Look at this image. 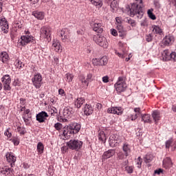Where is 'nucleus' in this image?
Returning <instances> with one entry per match:
<instances>
[{"mask_svg":"<svg viewBox=\"0 0 176 176\" xmlns=\"http://www.w3.org/2000/svg\"><path fill=\"white\" fill-rule=\"evenodd\" d=\"M133 6H136V9L133 10V14L138 19H142L144 11L142 10V0H134Z\"/></svg>","mask_w":176,"mask_h":176,"instance_id":"f257e3e1","label":"nucleus"},{"mask_svg":"<svg viewBox=\"0 0 176 176\" xmlns=\"http://www.w3.org/2000/svg\"><path fill=\"white\" fill-rule=\"evenodd\" d=\"M67 146L72 151H79L83 146V142L81 140L73 139L66 143Z\"/></svg>","mask_w":176,"mask_h":176,"instance_id":"f03ea898","label":"nucleus"},{"mask_svg":"<svg viewBox=\"0 0 176 176\" xmlns=\"http://www.w3.org/2000/svg\"><path fill=\"white\" fill-rule=\"evenodd\" d=\"M114 87L117 92L122 93L127 88V84L123 77H119L117 82L114 85Z\"/></svg>","mask_w":176,"mask_h":176,"instance_id":"7ed1b4c3","label":"nucleus"},{"mask_svg":"<svg viewBox=\"0 0 176 176\" xmlns=\"http://www.w3.org/2000/svg\"><path fill=\"white\" fill-rule=\"evenodd\" d=\"M1 82L3 83L2 86L4 91H10L12 90V87L10 83H12V78L9 74H6L1 78Z\"/></svg>","mask_w":176,"mask_h":176,"instance_id":"20e7f679","label":"nucleus"},{"mask_svg":"<svg viewBox=\"0 0 176 176\" xmlns=\"http://www.w3.org/2000/svg\"><path fill=\"white\" fill-rule=\"evenodd\" d=\"M93 39L94 42L98 45V46L104 47V49H107V47H108V40H107V38H105L104 36H94Z\"/></svg>","mask_w":176,"mask_h":176,"instance_id":"39448f33","label":"nucleus"},{"mask_svg":"<svg viewBox=\"0 0 176 176\" xmlns=\"http://www.w3.org/2000/svg\"><path fill=\"white\" fill-rule=\"evenodd\" d=\"M42 80H43V78H42V74H41V73L34 74V77L32 78L33 86H34L36 89H41V86H42L43 83Z\"/></svg>","mask_w":176,"mask_h":176,"instance_id":"423d86ee","label":"nucleus"},{"mask_svg":"<svg viewBox=\"0 0 176 176\" xmlns=\"http://www.w3.org/2000/svg\"><path fill=\"white\" fill-rule=\"evenodd\" d=\"M175 52H170L168 50H165L162 52V58L163 61H170V60H175Z\"/></svg>","mask_w":176,"mask_h":176,"instance_id":"0eeeda50","label":"nucleus"},{"mask_svg":"<svg viewBox=\"0 0 176 176\" xmlns=\"http://www.w3.org/2000/svg\"><path fill=\"white\" fill-rule=\"evenodd\" d=\"M34 41V36L32 35L25 34L21 36L19 42L21 46H25L26 45H28V43H33Z\"/></svg>","mask_w":176,"mask_h":176,"instance_id":"6e6552de","label":"nucleus"},{"mask_svg":"<svg viewBox=\"0 0 176 176\" xmlns=\"http://www.w3.org/2000/svg\"><path fill=\"white\" fill-rule=\"evenodd\" d=\"M41 38H44L47 39L52 36V29L49 26H44L41 28L40 30Z\"/></svg>","mask_w":176,"mask_h":176,"instance_id":"1a4fd4ad","label":"nucleus"},{"mask_svg":"<svg viewBox=\"0 0 176 176\" xmlns=\"http://www.w3.org/2000/svg\"><path fill=\"white\" fill-rule=\"evenodd\" d=\"M75 110L72 107H66L63 109V118H64V120L67 121V119H69L71 116H72V114L74 113Z\"/></svg>","mask_w":176,"mask_h":176,"instance_id":"9d476101","label":"nucleus"},{"mask_svg":"<svg viewBox=\"0 0 176 176\" xmlns=\"http://www.w3.org/2000/svg\"><path fill=\"white\" fill-rule=\"evenodd\" d=\"M47 118H49V114H47L46 111H41L36 114V120L38 122V123H45Z\"/></svg>","mask_w":176,"mask_h":176,"instance_id":"9b49d317","label":"nucleus"},{"mask_svg":"<svg viewBox=\"0 0 176 176\" xmlns=\"http://www.w3.org/2000/svg\"><path fill=\"white\" fill-rule=\"evenodd\" d=\"M123 108L122 107H113L107 109V113H113V115H122L123 113Z\"/></svg>","mask_w":176,"mask_h":176,"instance_id":"f8f14e48","label":"nucleus"},{"mask_svg":"<svg viewBox=\"0 0 176 176\" xmlns=\"http://www.w3.org/2000/svg\"><path fill=\"white\" fill-rule=\"evenodd\" d=\"M0 27L4 34L9 32V24L5 18L0 19Z\"/></svg>","mask_w":176,"mask_h":176,"instance_id":"ddd939ff","label":"nucleus"},{"mask_svg":"<svg viewBox=\"0 0 176 176\" xmlns=\"http://www.w3.org/2000/svg\"><path fill=\"white\" fill-rule=\"evenodd\" d=\"M59 35L63 42H67L69 39V31L67 28H63L59 31Z\"/></svg>","mask_w":176,"mask_h":176,"instance_id":"4468645a","label":"nucleus"},{"mask_svg":"<svg viewBox=\"0 0 176 176\" xmlns=\"http://www.w3.org/2000/svg\"><path fill=\"white\" fill-rule=\"evenodd\" d=\"M93 30L98 34H102V31H104L102 28V21H96L93 25Z\"/></svg>","mask_w":176,"mask_h":176,"instance_id":"2eb2a0df","label":"nucleus"},{"mask_svg":"<svg viewBox=\"0 0 176 176\" xmlns=\"http://www.w3.org/2000/svg\"><path fill=\"white\" fill-rule=\"evenodd\" d=\"M119 46L121 47V50H122V52H119L118 51H116V54L120 57V58H124V57L127 56V52L126 51V44L119 43Z\"/></svg>","mask_w":176,"mask_h":176,"instance_id":"dca6fc26","label":"nucleus"},{"mask_svg":"<svg viewBox=\"0 0 176 176\" xmlns=\"http://www.w3.org/2000/svg\"><path fill=\"white\" fill-rule=\"evenodd\" d=\"M78 85L80 87L86 89L89 86V82L86 80V77L83 74L78 76Z\"/></svg>","mask_w":176,"mask_h":176,"instance_id":"f3484780","label":"nucleus"},{"mask_svg":"<svg viewBox=\"0 0 176 176\" xmlns=\"http://www.w3.org/2000/svg\"><path fill=\"white\" fill-rule=\"evenodd\" d=\"M6 157L7 159V162H8L11 167H12V165L14 164V163H16V156L14 155V154L12 152L7 153L6 154Z\"/></svg>","mask_w":176,"mask_h":176,"instance_id":"a211bd4d","label":"nucleus"},{"mask_svg":"<svg viewBox=\"0 0 176 176\" xmlns=\"http://www.w3.org/2000/svg\"><path fill=\"white\" fill-rule=\"evenodd\" d=\"M52 49L54 50V52H56L57 53H61L63 52V48L61 47V43L58 40L54 41Z\"/></svg>","mask_w":176,"mask_h":176,"instance_id":"6ab92c4d","label":"nucleus"},{"mask_svg":"<svg viewBox=\"0 0 176 176\" xmlns=\"http://www.w3.org/2000/svg\"><path fill=\"white\" fill-rule=\"evenodd\" d=\"M116 153V151H115V149H109L103 153L102 159H103V160H107V159H109L112 157V156H115Z\"/></svg>","mask_w":176,"mask_h":176,"instance_id":"aec40b11","label":"nucleus"},{"mask_svg":"<svg viewBox=\"0 0 176 176\" xmlns=\"http://www.w3.org/2000/svg\"><path fill=\"white\" fill-rule=\"evenodd\" d=\"M69 129H71L70 133L73 134H77L80 131V124L78 123H72L69 124Z\"/></svg>","mask_w":176,"mask_h":176,"instance_id":"412c9836","label":"nucleus"},{"mask_svg":"<svg viewBox=\"0 0 176 176\" xmlns=\"http://www.w3.org/2000/svg\"><path fill=\"white\" fill-rule=\"evenodd\" d=\"M14 170L12 168H2L1 170H0L1 174H3V175L6 176H13V173Z\"/></svg>","mask_w":176,"mask_h":176,"instance_id":"4be33fe9","label":"nucleus"},{"mask_svg":"<svg viewBox=\"0 0 176 176\" xmlns=\"http://www.w3.org/2000/svg\"><path fill=\"white\" fill-rule=\"evenodd\" d=\"M32 16H34L37 20H43L45 19V12L35 10L32 12Z\"/></svg>","mask_w":176,"mask_h":176,"instance_id":"5701e85b","label":"nucleus"},{"mask_svg":"<svg viewBox=\"0 0 176 176\" xmlns=\"http://www.w3.org/2000/svg\"><path fill=\"white\" fill-rule=\"evenodd\" d=\"M174 42V36L171 35H168L164 37L163 39V43L164 46H170Z\"/></svg>","mask_w":176,"mask_h":176,"instance_id":"b1692460","label":"nucleus"},{"mask_svg":"<svg viewBox=\"0 0 176 176\" xmlns=\"http://www.w3.org/2000/svg\"><path fill=\"white\" fill-rule=\"evenodd\" d=\"M133 3H131L130 5L127 4L125 6V8H122L121 10L123 12V13H125V14H127L128 16H131L133 14Z\"/></svg>","mask_w":176,"mask_h":176,"instance_id":"393cba45","label":"nucleus"},{"mask_svg":"<svg viewBox=\"0 0 176 176\" xmlns=\"http://www.w3.org/2000/svg\"><path fill=\"white\" fill-rule=\"evenodd\" d=\"M0 61H2L3 64H8L9 63V54L6 52H2L0 53Z\"/></svg>","mask_w":176,"mask_h":176,"instance_id":"a878e982","label":"nucleus"},{"mask_svg":"<svg viewBox=\"0 0 176 176\" xmlns=\"http://www.w3.org/2000/svg\"><path fill=\"white\" fill-rule=\"evenodd\" d=\"M84 113L86 115V116H90L91 113H93V107L90 104H85L84 109Z\"/></svg>","mask_w":176,"mask_h":176,"instance_id":"bb28decb","label":"nucleus"},{"mask_svg":"<svg viewBox=\"0 0 176 176\" xmlns=\"http://www.w3.org/2000/svg\"><path fill=\"white\" fill-rule=\"evenodd\" d=\"M152 32L153 34H157L158 35H163V30L160 26L156 25H152Z\"/></svg>","mask_w":176,"mask_h":176,"instance_id":"cd10ccee","label":"nucleus"},{"mask_svg":"<svg viewBox=\"0 0 176 176\" xmlns=\"http://www.w3.org/2000/svg\"><path fill=\"white\" fill-rule=\"evenodd\" d=\"M163 166L165 168H170V167H172L173 166V162L171 161V159L168 157L164 159Z\"/></svg>","mask_w":176,"mask_h":176,"instance_id":"c85d7f7f","label":"nucleus"},{"mask_svg":"<svg viewBox=\"0 0 176 176\" xmlns=\"http://www.w3.org/2000/svg\"><path fill=\"white\" fill-rule=\"evenodd\" d=\"M142 116V113L141 111V108L135 107L133 109V119H138V118H141Z\"/></svg>","mask_w":176,"mask_h":176,"instance_id":"c756f323","label":"nucleus"},{"mask_svg":"<svg viewBox=\"0 0 176 176\" xmlns=\"http://www.w3.org/2000/svg\"><path fill=\"white\" fill-rule=\"evenodd\" d=\"M152 118L155 124H157V123H159V121L160 120V112H159L158 111H154L152 113Z\"/></svg>","mask_w":176,"mask_h":176,"instance_id":"7c9ffc66","label":"nucleus"},{"mask_svg":"<svg viewBox=\"0 0 176 176\" xmlns=\"http://www.w3.org/2000/svg\"><path fill=\"white\" fill-rule=\"evenodd\" d=\"M63 134L64 137H71V135L74 134L72 132H71V128H69V125L63 127Z\"/></svg>","mask_w":176,"mask_h":176,"instance_id":"2f4dec72","label":"nucleus"},{"mask_svg":"<svg viewBox=\"0 0 176 176\" xmlns=\"http://www.w3.org/2000/svg\"><path fill=\"white\" fill-rule=\"evenodd\" d=\"M110 7L111 12L115 13V12L118 10V8H119V3H118V0H113L110 4Z\"/></svg>","mask_w":176,"mask_h":176,"instance_id":"473e14b6","label":"nucleus"},{"mask_svg":"<svg viewBox=\"0 0 176 176\" xmlns=\"http://www.w3.org/2000/svg\"><path fill=\"white\" fill-rule=\"evenodd\" d=\"M83 104H85V98H78L74 101V105L76 107V108H80Z\"/></svg>","mask_w":176,"mask_h":176,"instance_id":"72a5a7b5","label":"nucleus"},{"mask_svg":"<svg viewBox=\"0 0 176 176\" xmlns=\"http://www.w3.org/2000/svg\"><path fill=\"white\" fill-rule=\"evenodd\" d=\"M98 140L105 144L107 141V136L105 135V133L104 132V131H99Z\"/></svg>","mask_w":176,"mask_h":176,"instance_id":"f704fd0d","label":"nucleus"},{"mask_svg":"<svg viewBox=\"0 0 176 176\" xmlns=\"http://www.w3.org/2000/svg\"><path fill=\"white\" fill-rule=\"evenodd\" d=\"M142 116V121L144 123H152V120H151V115L149 114H143Z\"/></svg>","mask_w":176,"mask_h":176,"instance_id":"c9c22d12","label":"nucleus"},{"mask_svg":"<svg viewBox=\"0 0 176 176\" xmlns=\"http://www.w3.org/2000/svg\"><path fill=\"white\" fill-rule=\"evenodd\" d=\"M129 156V154L127 153H123V151H120L119 153H117V157L118 160H123L126 159Z\"/></svg>","mask_w":176,"mask_h":176,"instance_id":"e433bc0d","label":"nucleus"},{"mask_svg":"<svg viewBox=\"0 0 176 176\" xmlns=\"http://www.w3.org/2000/svg\"><path fill=\"white\" fill-rule=\"evenodd\" d=\"M44 149H45V146H43V143L39 142L37 144V152L40 154H42L43 153Z\"/></svg>","mask_w":176,"mask_h":176,"instance_id":"4c0bfd02","label":"nucleus"},{"mask_svg":"<svg viewBox=\"0 0 176 176\" xmlns=\"http://www.w3.org/2000/svg\"><path fill=\"white\" fill-rule=\"evenodd\" d=\"M22 119L24 121V123L26 126H30L31 122L30 121V119H31V117L26 116L25 114H23Z\"/></svg>","mask_w":176,"mask_h":176,"instance_id":"58836bf2","label":"nucleus"},{"mask_svg":"<svg viewBox=\"0 0 176 176\" xmlns=\"http://www.w3.org/2000/svg\"><path fill=\"white\" fill-rule=\"evenodd\" d=\"M153 160V155L152 154H146V156L144 157V161L145 163H151Z\"/></svg>","mask_w":176,"mask_h":176,"instance_id":"ea45409f","label":"nucleus"},{"mask_svg":"<svg viewBox=\"0 0 176 176\" xmlns=\"http://www.w3.org/2000/svg\"><path fill=\"white\" fill-rule=\"evenodd\" d=\"M92 5L97 6L98 8H101L102 6V1L101 0H89Z\"/></svg>","mask_w":176,"mask_h":176,"instance_id":"a19ab883","label":"nucleus"},{"mask_svg":"<svg viewBox=\"0 0 176 176\" xmlns=\"http://www.w3.org/2000/svg\"><path fill=\"white\" fill-rule=\"evenodd\" d=\"M122 151L124 153H127L129 156V153H130L131 150H130V145L127 144V143L124 144L122 146Z\"/></svg>","mask_w":176,"mask_h":176,"instance_id":"79ce46f5","label":"nucleus"},{"mask_svg":"<svg viewBox=\"0 0 176 176\" xmlns=\"http://www.w3.org/2000/svg\"><path fill=\"white\" fill-rule=\"evenodd\" d=\"M99 64L100 66L107 65L108 64V58L107 56H103L99 59Z\"/></svg>","mask_w":176,"mask_h":176,"instance_id":"37998d69","label":"nucleus"},{"mask_svg":"<svg viewBox=\"0 0 176 176\" xmlns=\"http://www.w3.org/2000/svg\"><path fill=\"white\" fill-rule=\"evenodd\" d=\"M153 9H149L147 11L148 16L151 20H156V15L153 14Z\"/></svg>","mask_w":176,"mask_h":176,"instance_id":"c03bdc74","label":"nucleus"},{"mask_svg":"<svg viewBox=\"0 0 176 176\" xmlns=\"http://www.w3.org/2000/svg\"><path fill=\"white\" fill-rule=\"evenodd\" d=\"M16 67L19 68V69H21V68H24V63L21 62V60L16 59Z\"/></svg>","mask_w":176,"mask_h":176,"instance_id":"a18cd8bd","label":"nucleus"},{"mask_svg":"<svg viewBox=\"0 0 176 176\" xmlns=\"http://www.w3.org/2000/svg\"><path fill=\"white\" fill-rule=\"evenodd\" d=\"M16 131L19 133L20 135H24L25 134V129L21 128L20 126H17Z\"/></svg>","mask_w":176,"mask_h":176,"instance_id":"49530a36","label":"nucleus"},{"mask_svg":"<svg viewBox=\"0 0 176 176\" xmlns=\"http://www.w3.org/2000/svg\"><path fill=\"white\" fill-rule=\"evenodd\" d=\"M136 166L138 168H141V164H142V159H141V157H138V159L135 160Z\"/></svg>","mask_w":176,"mask_h":176,"instance_id":"de8ad7c7","label":"nucleus"},{"mask_svg":"<svg viewBox=\"0 0 176 176\" xmlns=\"http://www.w3.org/2000/svg\"><path fill=\"white\" fill-rule=\"evenodd\" d=\"M12 85H14L15 87L16 86H21V81L19 78H14V81L12 82Z\"/></svg>","mask_w":176,"mask_h":176,"instance_id":"09e8293b","label":"nucleus"},{"mask_svg":"<svg viewBox=\"0 0 176 176\" xmlns=\"http://www.w3.org/2000/svg\"><path fill=\"white\" fill-rule=\"evenodd\" d=\"M65 76H66L67 80V82H69V83H70V82H72V80L74 79V74L67 73V74H66Z\"/></svg>","mask_w":176,"mask_h":176,"instance_id":"8fccbe9b","label":"nucleus"},{"mask_svg":"<svg viewBox=\"0 0 176 176\" xmlns=\"http://www.w3.org/2000/svg\"><path fill=\"white\" fill-rule=\"evenodd\" d=\"M54 127L56 129V130L60 131V130L63 129V124L57 122L54 124Z\"/></svg>","mask_w":176,"mask_h":176,"instance_id":"3c124183","label":"nucleus"},{"mask_svg":"<svg viewBox=\"0 0 176 176\" xmlns=\"http://www.w3.org/2000/svg\"><path fill=\"white\" fill-rule=\"evenodd\" d=\"M4 135L8 137V138H12V132H10V128H8L4 132Z\"/></svg>","mask_w":176,"mask_h":176,"instance_id":"603ef678","label":"nucleus"},{"mask_svg":"<svg viewBox=\"0 0 176 176\" xmlns=\"http://www.w3.org/2000/svg\"><path fill=\"white\" fill-rule=\"evenodd\" d=\"M141 27H148V20L146 19H142L140 22Z\"/></svg>","mask_w":176,"mask_h":176,"instance_id":"864d4df0","label":"nucleus"},{"mask_svg":"<svg viewBox=\"0 0 176 176\" xmlns=\"http://www.w3.org/2000/svg\"><path fill=\"white\" fill-rule=\"evenodd\" d=\"M11 141L15 146H17L19 144H20V139H19V138H14L12 140H11Z\"/></svg>","mask_w":176,"mask_h":176,"instance_id":"5fc2aeb1","label":"nucleus"},{"mask_svg":"<svg viewBox=\"0 0 176 176\" xmlns=\"http://www.w3.org/2000/svg\"><path fill=\"white\" fill-rule=\"evenodd\" d=\"M152 39H153V36H152V34H148L146 35V42H152Z\"/></svg>","mask_w":176,"mask_h":176,"instance_id":"6e6d98bb","label":"nucleus"},{"mask_svg":"<svg viewBox=\"0 0 176 176\" xmlns=\"http://www.w3.org/2000/svg\"><path fill=\"white\" fill-rule=\"evenodd\" d=\"M125 23H127L128 24H130L131 25H133V19L130 17H126L124 19Z\"/></svg>","mask_w":176,"mask_h":176,"instance_id":"4d7b16f0","label":"nucleus"},{"mask_svg":"<svg viewBox=\"0 0 176 176\" xmlns=\"http://www.w3.org/2000/svg\"><path fill=\"white\" fill-rule=\"evenodd\" d=\"M116 27L118 32H123V26L122 25V23L117 24Z\"/></svg>","mask_w":176,"mask_h":176,"instance_id":"13d9d810","label":"nucleus"},{"mask_svg":"<svg viewBox=\"0 0 176 176\" xmlns=\"http://www.w3.org/2000/svg\"><path fill=\"white\" fill-rule=\"evenodd\" d=\"M92 63H93L94 65L98 66V65H100V59H98V58L93 59Z\"/></svg>","mask_w":176,"mask_h":176,"instance_id":"bf43d9fd","label":"nucleus"},{"mask_svg":"<svg viewBox=\"0 0 176 176\" xmlns=\"http://www.w3.org/2000/svg\"><path fill=\"white\" fill-rule=\"evenodd\" d=\"M92 78H93V74H87L86 80H87L88 84L89 82H91V80H93Z\"/></svg>","mask_w":176,"mask_h":176,"instance_id":"052dcab7","label":"nucleus"},{"mask_svg":"<svg viewBox=\"0 0 176 176\" xmlns=\"http://www.w3.org/2000/svg\"><path fill=\"white\" fill-rule=\"evenodd\" d=\"M126 171L128 174H131L133 173V167L132 166H126Z\"/></svg>","mask_w":176,"mask_h":176,"instance_id":"680f3d73","label":"nucleus"},{"mask_svg":"<svg viewBox=\"0 0 176 176\" xmlns=\"http://www.w3.org/2000/svg\"><path fill=\"white\" fill-rule=\"evenodd\" d=\"M171 144H173V141L171 140H167L166 142V148L167 149H168L170 148V146H171Z\"/></svg>","mask_w":176,"mask_h":176,"instance_id":"e2e57ef3","label":"nucleus"},{"mask_svg":"<svg viewBox=\"0 0 176 176\" xmlns=\"http://www.w3.org/2000/svg\"><path fill=\"white\" fill-rule=\"evenodd\" d=\"M102 82L104 83H108L109 82V78L107 76L102 77Z\"/></svg>","mask_w":176,"mask_h":176,"instance_id":"0e129e2a","label":"nucleus"},{"mask_svg":"<svg viewBox=\"0 0 176 176\" xmlns=\"http://www.w3.org/2000/svg\"><path fill=\"white\" fill-rule=\"evenodd\" d=\"M111 35H113V36H118V31H116V30L111 29Z\"/></svg>","mask_w":176,"mask_h":176,"instance_id":"69168bd1","label":"nucleus"},{"mask_svg":"<svg viewBox=\"0 0 176 176\" xmlns=\"http://www.w3.org/2000/svg\"><path fill=\"white\" fill-rule=\"evenodd\" d=\"M51 115H53L54 113H57V109L55 107H52L50 109Z\"/></svg>","mask_w":176,"mask_h":176,"instance_id":"338daca9","label":"nucleus"},{"mask_svg":"<svg viewBox=\"0 0 176 176\" xmlns=\"http://www.w3.org/2000/svg\"><path fill=\"white\" fill-rule=\"evenodd\" d=\"M58 94H60V96H65V91H64V89H60L58 90Z\"/></svg>","mask_w":176,"mask_h":176,"instance_id":"774afa93","label":"nucleus"}]
</instances>
